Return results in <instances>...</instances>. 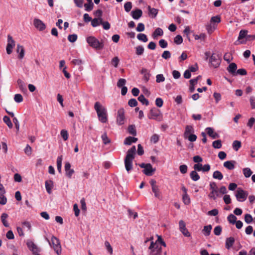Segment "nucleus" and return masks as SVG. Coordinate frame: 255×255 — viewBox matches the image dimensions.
Returning <instances> with one entry per match:
<instances>
[{
	"instance_id": "f257e3e1",
	"label": "nucleus",
	"mask_w": 255,
	"mask_h": 255,
	"mask_svg": "<svg viewBox=\"0 0 255 255\" xmlns=\"http://www.w3.org/2000/svg\"><path fill=\"white\" fill-rule=\"evenodd\" d=\"M136 148L134 145L129 149L124 160L125 168L128 172L132 169V161L135 157Z\"/></svg>"
},
{
	"instance_id": "f03ea898",
	"label": "nucleus",
	"mask_w": 255,
	"mask_h": 255,
	"mask_svg": "<svg viewBox=\"0 0 255 255\" xmlns=\"http://www.w3.org/2000/svg\"><path fill=\"white\" fill-rule=\"evenodd\" d=\"M94 109L97 112L99 120L103 123H106L108 121L106 108L99 102H96L94 105Z\"/></svg>"
},
{
	"instance_id": "7ed1b4c3",
	"label": "nucleus",
	"mask_w": 255,
	"mask_h": 255,
	"mask_svg": "<svg viewBox=\"0 0 255 255\" xmlns=\"http://www.w3.org/2000/svg\"><path fill=\"white\" fill-rule=\"evenodd\" d=\"M86 41L92 48L96 50H101L104 48V41L101 40L99 41L93 36H89L86 38Z\"/></svg>"
},
{
	"instance_id": "20e7f679",
	"label": "nucleus",
	"mask_w": 255,
	"mask_h": 255,
	"mask_svg": "<svg viewBox=\"0 0 255 255\" xmlns=\"http://www.w3.org/2000/svg\"><path fill=\"white\" fill-rule=\"evenodd\" d=\"M210 192L208 195V197L214 200H215L219 196V190L217 184L215 182H211L209 184Z\"/></svg>"
},
{
	"instance_id": "39448f33",
	"label": "nucleus",
	"mask_w": 255,
	"mask_h": 255,
	"mask_svg": "<svg viewBox=\"0 0 255 255\" xmlns=\"http://www.w3.org/2000/svg\"><path fill=\"white\" fill-rule=\"evenodd\" d=\"M148 118L160 122L162 120V115L159 110L153 108L150 110Z\"/></svg>"
},
{
	"instance_id": "423d86ee",
	"label": "nucleus",
	"mask_w": 255,
	"mask_h": 255,
	"mask_svg": "<svg viewBox=\"0 0 255 255\" xmlns=\"http://www.w3.org/2000/svg\"><path fill=\"white\" fill-rule=\"evenodd\" d=\"M221 58L219 54L217 53H213L209 60V63L210 66L214 68L218 67L221 63Z\"/></svg>"
},
{
	"instance_id": "0eeeda50",
	"label": "nucleus",
	"mask_w": 255,
	"mask_h": 255,
	"mask_svg": "<svg viewBox=\"0 0 255 255\" xmlns=\"http://www.w3.org/2000/svg\"><path fill=\"white\" fill-rule=\"evenodd\" d=\"M149 250H150L149 255H161V247H159V246L157 244V243H154L153 241H151L150 246L149 247Z\"/></svg>"
},
{
	"instance_id": "6e6552de",
	"label": "nucleus",
	"mask_w": 255,
	"mask_h": 255,
	"mask_svg": "<svg viewBox=\"0 0 255 255\" xmlns=\"http://www.w3.org/2000/svg\"><path fill=\"white\" fill-rule=\"evenodd\" d=\"M248 195V194L247 192L240 188H238L236 193V197L238 201L242 202L245 201Z\"/></svg>"
},
{
	"instance_id": "1a4fd4ad",
	"label": "nucleus",
	"mask_w": 255,
	"mask_h": 255,
	"mask_svg": "<svg viewBox=\"0 0 255 255\" xmlns=\"http://www.w3.org/2000/svg\"><path fill=\"white\" fill-rule=\"evenodd\" d=\"M51 242L53 249L58 255H60L61 253V247L59 240L55 237L52 236L51 238Z\"/></svg>"
},
{
	"instance_id": "9d476101",
	"label": "nucleus",
	"mask_w": 255,
	"mask_h": 255,
	"mask_svg": "<svg viewBox=\"0 0 255 255\" xmlns=\"http://www.w3.org/2000/svg\"><path fill=\"white\" fill-rule=\"evenodd\" d=\"M15 46V41L10 35H7V43L6 47V52L8 54L12 53V49Z\"/></svg>"
},
{
	"instance_id": "9b49d317",
	"label": "nucleus",
	"mask_w": 255,
	"mask_h": 255,
	"mask_svg": "<svg viewBox=\"0 0 255 255\" xmlns=\"http://www.w3.org/2000/svg\"><path fill=\"white\" fill-rule=\"evenodd\" d=\"M125 111L123 108L119 109L118 111L117 122L119 125H122L125 121Z\"/></svg>"
},
{
	"instance_id": "f8f14e48",
	"label": "nucleus",
	"mask_w": 255,
	"mask_h": 255,
	"mask_svg": "<svg viewBox=\"0 0 255 255\" xmlns=\"http://www.w3.org/2000/svg\"><path fill=\"white\" fill-rule=\"evenodd\" d=\"M26 245L28 249L32 252L34 255H39L38 254V249L32 240H27L26 241Z\"/></svg>"
},
{
	"instance_id": "ddd939ff",
	"label": "nucleus",
	"mask_w": 255,
	"mask_h": 255,
	"mask_svg": "<svg viewBox=\"0 0 255 255\" xmlns=\"http://www.w3.org/2000/svg\"><path fill=\"white\" fill-rule=\"evenodd\" d=\"M248 30H241L239 33V35L238 38V40L235 43L236 45H238L239 44H244L246 43V41H240L241 40L246 38L247 35L248 34Z\"/></svg>"
},
{
	"instance_id": "4468645a",
	"label": "nucleus",
	"mask_w": 255,
	"mask_h": 255,
	"mask_svg": "<svg viewBox=\"0 0 255 255\" xmlns=\"http://www.w3.org/2000/svg\"><path fill=\"white\" fill-rule=\"evenodd\" d=\"M179 229L181 233L186 237H190V234L186 228L185 222L183 220H180L179 222Z\"/></svg>"
},
{
	"instance_id": "2eb2a0df",
	"label": "nucleus",
	"mask_w": 255,
	"mask_h": 255,
	"mask_svg": "<svg viewBox=\"0 0 255 255\" xmlns=\"http://www.w3.org/2000/svg\"><path fill=\"white\" fill-rule=\"evenodd\" d=\"M33 24L34 26L40 31H43L46 28L45 24L39 19H34Z\"/></svg>"
},
{
	"instance_id": "dca6fc26",
	"label": "nucleus",
	"mask_w": 255,
	"mask_h": 255,
	"mask_svg": "<svg viewBox=\"0 0 255 255\" xmlns=\"http://www.w3.org/2000/svg\"><path fill=\"white\" fill-rule=\"evenodd\" d=\"M66 175L69 178H71L72 175L74 173V170L73 169H71V164L67 162L65 164L64 166Z\"/></svg>"
},
{
	"instance_id": "f3484780",
	"label": "nucleus",
	"mask_w": 255,
	"mask_h": 255,
	"mask_svg": "<svg viewBox=\"0 0 255 255\" xmlns=\"http://www.w3.org/2000/svg\"><path fill=\"white\" fill-rule=\"evenodd\" d=\"M155 169L152 168L150 163H147L146 167L142 170L143 173L147 176H151L155 172Z\"/></svg>"
},
{
	"instance_id": "a211bd4d",
	"label": "nucleus",
	"mask_w": 255,
	"mask_h": 255,
	"mask_svg": "<svg viewBox=\"0 0 255 255\" xmlns=\"http://www.w3.org/2000/svg\"><path fill=\"white\" fill-rule=\"evenodd\" d=\"M237 65L235 63H231L227 67V71L233 76L236 75Z\"/></svg>"
},
{
	"instance_id": "6ab92c4d",
	"label": "nucleus",
	"mask_w": 255,
	"mask_h": 255,
	"mask_svg": "<svg viewBox=\"0 0 255 255\" xmlns=\"http://www.w3.org/2000/svg\"><path fill=\"white\" fill-rule=\"evenodd\" d=\"M142 15V11L138 8H136L131 12V15L134 19H138Z\"/></svg>"
},
{
	"instance_id": "aec40b11",
	"label": "nucleus",
	"mask_w": 255,
	"mask_h": 255,
	"mask_svg": "<svg viewBox=\"0 0 255 255\" xmlns=\"http://www.w3.org/2000/svg\"><path fill=\"white\" fill-rule=\"evenodd\" d=\"M140 73L141 74L143 75V79L145 81V83H147L149 80L151 74L148 71V70L146 68H142L141 70Z\"/></svg>"
},
{
	"instance_id": "412c9836",
	"label": "nucleus",
	"mask_w": 255,
	"mask_h": 255,
	"mask_svg": "<svg viewBox=\"0 0 255 255\" xmlns=\"http://www.w3.org/2000/svg\"><path fill=\"white\" fill-rule=\"evenodd\" d=\"M206 131L209 136L211 137L213 139L217 138L219 137V134L214 132V129L212 128H206Z\"/></svg>"
},
{
	"instance_id": "4be33fe9",
	"label": "nucleus",
	"mask_w": 255,
	"mask_h": 255,
	"mask_svg": "<svg viewBox=\"0 0 255 255\" xmlns=\"http://www.w3.org/2000/svg\"><path fill=\"white\" fill-rule=\"evenodd\" d=\"M236 161L234 160L227 161L224 163V166L229 170H233L235 168Z\"/></svg>"
},
{
	"instance_id": "5701e85b",
	"label": "nucleus",
	"mask_w": 255,
	"mask_h": 255,
	"mask_svg": "<svg viewBox=\"0 0 255 255\" xmlns=\"http://www.w3.org/2000/svg\"><path fill=\"white\" fill-rule=\"evenodd\" d=\"M194 132V129L192 126H186L185 127V130L184 134V137H187L188 135L193 133Z\"/></svg>"
},
{
	"instance_id": "b1692460",
	"label": "nucleus",
	"mask_w": 255,
	"mask_h": 255,
	"mask_svg": "<svg viewBox=\"0 0 255 255\" xmlns=\"http://www.w3.org/2000/svg\"><path fill=\"white\" fill-rule=\"evenodd\" d=\"M152 191L154 193V196L158 198L159 200L162 199V196L161 195V192L159 190V189L158 188V186L156 187L152 188Z\"/></svg>"
},
{
	"instance_id": "393cba45",
	"label": "nucleus",
	"mask_w": 255,
	"mask_h": 255,
	"mask_svg": "<svg viewBox=\"0 0 255 255\" xmlns=\"http://www.w3.org/2000/svg\"><path fill=\"white\" fill-rule=\"evenodd\" d=\"M16 51H17V52H19L18 58L19 59H22L24 55V49L22 45L17 44Z\"/></svg>"
},
{
	"instance_id": "a878e982",
	"label": "nucleus",
	"mask_w": 255,
	"mask_h": 255,
	"mask_svg": "<svg viewBox=\"0 0 255 255\" xmlns=\"http://www.w3.org/2000/svg\"><path fill=\"white\" fill-rule=\"evenodd\" d=\"M235 242V239L233 237H230L226 239V248L229 249L231 248Z\"/></svg>"
},
{
	"instance_id": "bb28decb",
	"label": "nucleus",
	"mask_w": 255,
	"mask_h": 255,
	"mask_svg": "<svg viewBox=\"0 0 255 255\" xmlns=\"http://www.w3.org/2000/svg\"><path fill=\"white\" fill-rule=\"evenodd\" d=\"M212 228V227L211 225H209L204 226V228L202 230V232H203V234L205 236H209L211 233Z\"/></svg>"
},
{
	"instance_id": "cd10ccee",
	"label": "nucleus",
	"mask_w": 255,
	"mask_h": 255,
	"mask_svg": "<svg viewBox=\"0 0 255 255\" xmlns=\"http://www.w3.org/2000/svg\"><path fill=\"white\" fill-rule=\"evenodd\" d=\"M45 184L46 191L48 193L51 194V189L53 187V182L51 180L46 181Z\"/></svg>"
},
{
	"instance_id": "c85d7f7f",
	"label": "nucleus",
	"mask_w": 255,
	"mask_h": 255,
	"mask_svg": "<svg viewBox=\"0 0 255 255\" xmlns=\"http://www.w3.org/2000/svg\"><path fill=\"white\" fill-rule=\"evenodd\" d=\"M17 85L18 86L19 89L21 91L24 92V91H26L25 84L22 80H21L20 79H18L17 81Z\"/></svg>"
},
{
	"instance_id": "c756f323",
	"label": "nucleus",
	"mask_w": 255,
	"mask_h": 255,
	"mask_svg": "<svg viewBox=\"0 0 255 255\" xmlns=\"http://www.w3.org/2000/svg\"><path fill=\"white\" fill-rule=\"evenodd\" d=\"M147 8L149 14L151 15L153 17L155 18L158 13V9L154 8H151L150 6H148Z\"/></svg>"
},
{
	"instance_id": "7c9ffc66",
	"label": "nucleus",
	"mask_w": 255,
	"mask_h": 255,
	"mask_svg": "<svg viewBox=\"0 0 255 255\" xmlns=\"http://www.w3.org/2000/svg\"><path fill=\"white\" fill-rule=\"evenodd\" d=\"M190 178L192 179V180L194 181H198V180L200 179V178L199 174L195 170H193L191 172V173L190 174Z\"/></svg>"
},
{
	"instance_id": "2f4dec72",
	"label": "nucleus",
	"mask_w": 255,
	"mask_h": 255,
	"mask_svg": "<svg viewBox=\"0 0 255 255\" xmlns=\"http://www.w3.org/2000/svg\"><path fill=\"white\" fill-rule=\"evenodd\" d=\"M163 34V31L162 29L159 27L157 28L152 34V37L153 38H155L158 36H162Z\"/></svg>"
},
{
	"instance_id": "473e14b6",
	"label": "nucleus",
	"mask_w": 255,
	"mask_h": 255,
	"mask_svg": "<svg viewBox=\"0 0 255 255\" xmlns=\"http://www.w3.org/2000/svg\"><path fill=\"white\" fill-rule=\"evenodd\" d=\"M8 217V215L6 213H2L1 216V220L4 226L5 227H9V224L6 221V218Z\"/></svg>"
},
{
	"instance_id": "72a5a7b5",
	"label": "nucleus",
	"mask_w": 255,
	"mask_h": 255,
	"mask_svg": "<svg viewBox=\"0 0 255 255\" xmlns=\"http://www.w3.org/2000/svg\"><path fill=\"white\" fill-rule=\"evenodd\" d=\"M62 159L63 158L62 155L59 156L57 159V170L59 173L61 172Z\"/></svg>"
},
{
	"instance_id": "f704fd0d",
	"label": "nucleus",
	"mask_w": 255,
	"mask_h": 255,
	"mask_svg": "<svg viewBox=\"0 0 255 255\" xmlns=\"http://www.w3.org/2000/svg\"><path fill=\"white\" fill-rule=\"evenodd\" d=\"M213 177L214 179L221 180L223 178V175L220 171L217 170L213 173Z\"/></svg>"
},
{
	"instance_id": "c9c22d12",
	"label": "nucleus",
	"mask_w": 255,
	"mask_h": 255,
	"mask_svg": "<svg viewBox=\"0 0 255 255\" xmlns=\"http://www.w3.org/2000/svg\"><path fill=\"white\" fill-rule=\"evenodd\" d=\"M3 121L9 128H12L13 125L8 117L6 116H4L3 118Z\"/></svg>"
},
{
	"instance_id": "e433bc0d",
	"label": "nucleus",
	"mask_w": 255,
	"mask_h": 255,
	"mask_svg": "<svg viewBox=\"0 0 255 255\" xmlns=\"http://www.w3.org/2000/svg\"><path fill=\"white\" fill-rule=\"evenodd\" d=\"M138 100L143 105H145L146 106H148L149 105L148 101L144 97L143 95H140L138 97Z\"/></svg>"
},
{
	"instance_id": "4c0bfd02",
	"label": "nucleus",
	"mask_w": 255,
	"mask_h": 255,
	"mask_svg": "<svg viewBox=\"0 0 255 255\" xmlns=\"http://www.w3.org/2000/svg\"><path fill=\"white\" fill-rule=\"evenodd\" d=\"M100 24L103 25V28L105 30H108L110 28L111 25L108 21H103L102 18H100Z\"/></svg>"
},
{
	"instance_id": "58836bf2",
	"label": "nucleus",
	"mask_w": 255,
	"mask_h": 255,
	"mask_svg": "<svg viewBox=\"0 0 255 255\" xmlns=\"http://www.w3.org/2000/svg\"><path fill=\"white\" fill-rule=\"evenodd\" d=\"M243 172L244 176L247 178L250 177L253 173L251 169L248 167L244 168Z\"/></svg>"
},
{
	"instance_id": "ea45409f",
	"label": "nucleus",
	"mask_w": 255,
	"mask_h": 255,
	"mask_svg": "<svg viewBox=\"0 0 255 255\" xmlns=\"http://www.w3.org/2000/svg\"><path fill=\"white\" fill-rule=\"evenodd\" d=\"M128 131L130 134L135 135L136 134L135 126L133 125L129 126L128 128Z\"/></svg>"
},
{
	"instance_id": "a19ab883",
	"label": "nucleus",
	"mask_w": 255,
	"mask_h": 255,
	"mask_svg": "<svg viewBox=\"0 0 255 255\" xmlns=\"http://www.w3.org/2000/svg\"><path fill=\"white\" fill-rule=\"evenodd\" d=\"M216 28V25L215 23H210L209 24L206 26V29L209 33H212Z\"/></svg>"
},
{
	"instance_id": "79ce46f5",
	"label": "nucleus",
	"mask_w": 255,
	"mask_h": 255,
	"mask_svg": "<svg viewBox=\"0 0 255 255\" xmlns=\"http://www.w3.org/2000/svg\"><path fill=\"white\" fill-rule=\"evenodd\" d=\"M137 38L139 40L144 42H146L148 41V38L146 35L143 33H139L137 34Z\"/></svg>"
},
{
	"instance_id": "37998d69",
	"label": "nucleus",
	"mask_w": 255,
	"mask_h": 255,
	"mask_svg": "<svg viewBox=\"0 0 255 255\" xmlns=\"http://www.w3.org/2000/svg\"><path fill=\"white\" fill-rule=\"evenodd\" d=\"M237 217L232 214L229 215L227 218L228 221L229 222V223L232 224H235L237 221Z\"/></svg>"
},
{
	"instance_id": "c03bdc74",
	"label": "nucleus",
	"mask_w": 255,
	"mask_h": 255,
	"mask_svg": "<svg viewBox=\"0 0 255 255\" xmlns=\"http://www.w3.org/2000/svg\"><path fill=\"white\" fill-rule=\"evenodd\" d=\"M159 135H158L157 134L155 133L151 136L150 141L151 142L155 144L156 143L159 141Z\"/></svg>"
},
{
	"instance_id": "a18cd8bd",
	"label": "nucleus",
	"mask_w": 255,
	"mask_h": 255,
	"mask_svg": "<svg viewBox=\"0 0 255 255\" xmlns=\"http://www.w3.org/2000/svg\"><path fill=\"white\" fill-rule=\"evenodd\" d=\"M241 147V142L239 140H235L233 143V148L236 151H238Z\"/></svg>"
},
{
	"instance_id": "49530a36",
	"label": "nucleus",
	"mask_w": 255,
	"mask_h": 255,
	"mask_svg": "<svg viewBox=\"0 0 255 255\" xmlns=\"http://www.w3.org/2000/svg\"><path fill=\"white\" fill-rule=\"evenodd\" d=\"M103 142L105 144H107L111 142V140L109 138L106 133H104L101 136Z\"/></svg>"
},
{
	"instance_id": "de8ad7c7",
	"label": "nucleus",
	"mask_w": 255,
	"mask_h": 255,
	"mask_svg": "<svg viewBox=\"0 0 255 255\" xmlns=\"http://www.w3.org/2000/svg\"><path fill=\"white\" fill-rule=\"evenodd\" d=\"M212 145L214 148L219 149L222 147V142L221 140H217L213 142Z\"/></svg>"
},
{
	"instance_id": "09e8293b",
	"label": "nucleus",
	"mask_w": 255,
	"mask_h": 255,
	"mask_svg": "<svg viewBox=\"0 0 255 255\" xmlns=\"http://www.w3.org/2000/svg\"><path fill=\"white\" fill-rule=\"evenodd\" d=\"M182 200L185 205H188L190 203V199L187 194L183 195Z\"/></svg>"
},
{
	"instance_id": "8fccbe9b",
	"label": "nucleus",
	"mask_w": 255,
	"mask_h": 255,
	"mask_svg": "<svg viewBox=\"0 0 255 255\" xmlns=\"http://www.w3.org/2000/svg\"><path fill=\"white\" fill-rule=\"evenodd\" d=\"M174 42L176 44H180L183 42V38L180 35H177L174 39Z\"/></svg>"
},
{
	"instance_id": "3c124183",
	"label": "nucleus",
	"mask_w": 255,
	"mask_h": 255,
	"mask_svg": "<svg viewBox=\"0 0 255 255\" xmlns=\"http://www.w3.org/2000/svg\"><path fill=\"white\" fill-rule=\"evenodd\" d=\"M100 24V18H95L91 20V25L93 27H95L99 25Z\"/></svg>"
},
{
	"instance_id": "603ef678",
	"label": "nucleus",
	"mask_w": 255,
	"mask_h": 255,
	"mask_svg": "<svg viewBox=\"0 0 255 255\" xmlns=\"http://www.w3.org/2000/svg\"><path fill=\"white\" fill-rule=\"evenodd\" d=\"M60 134L64 140L66 141L68 138V133L66 130L62 129L60 132Z\"/></svg>"
},
{
	"instance_id": "864d4df0",
	"label": "nucleus",
	"mask_w": 255,
	"mask_h": 255,
	"mask_svg": "<svg viewBox=\"0 0 255 255\" xmlns=\"http://www.w3.org/2000/svg\"><path fill=\"white\" fill-rule=\"evenodd\" d=\"M136 54L137 55H141L143 53L144 48L142 46H137L136 48Z\"/></svg>"
},
{
	"instance_id": "5fc2aeb1",
	"label": "nucleus",
	"mask_w": 255,
	"mask_h": 255,
	"mask_svg": "<svg viewBox=\"0 0 255 255\" xmlns=\"http://www.w3.org/2000/svg\"><path fill=\"white\" fill-rule=\"evenodd\" d=\"M14 100L16 103H21L23 101V97L21 94H16L14 95Z\"/></svg>"
},
{
	"instance_id": "6e6d98bb",
	"label": "nucleus",
	"mask_w": 255,
	"mask_h": 255,
	"mask_svg": "<svg viewBox=\"0 0 255 255\" xmlns=\"http://www.w3.org/2000/svg\"><path fill=\"white\" fill-rule=\"evenodd\" d=\"M125 10L127 12H129L132 8V3L130 1L127 2L124 5Z\"/></svg>"
},
{
	"instance_id": "4d7b16f0",
	"label": "nucleus",
	"mask_w": 255,
	"mask_h": 255,
	"mask_svg": "<svg viewBox=\"0 0 255 255\" xmlns=\"http://www.w3.org/2000/svg\"><path fill=\"white\" fill-rule=\"evenodd\" d=\"M105 247H106L107 250L108 251V252L111 255H112L113 254V248H112V246H111L110 243L108 241H106L105 242Z\"/></svg>"
},
{
	"instance_id": "13d9d810",
	"label": "nucleus",
	"mask_w": 255,
	"mask_h": 255,
	"mask_svg": "<svg viewBox=\"0 0 255 255\" xmlns=\"http://www.w3.org/2000/svg\"><path fill=\"white\" fill-rule=\"evenodd\" d=\"M84 6L86 11H90L93 8L94 4L93 2H88L87 3H85L84 4Z\"/></svg>"
},
{
	"instance_id": "bf43d9fd",
	"label": "nucleus",
	"mask_w": 255,
	"mask_h": 255,
	"mask_svg": "<svg viewBox=\"0 0 255 255\" xmlns=\"http://www.w3.org/2000/svg\"><path fill=\"white\" fill-rule=\"evenodd\" d=\"M165 81V77L163 74H157L156 76V82L157 83H160Z\"/></svg>"
},
{
	"instance_id": "052dcab7",
	"label": "nucleus",
	"mask_w": 255,
	"mask_h": 255,
	"mask_svg": "<svg viewBox=\"0 0 255 255\" xmlns=\"http://www.w3.org/2000/svg\"><path fill=\"white\" fill-rule=\"evenodd\" d=\"M221 21V17L219 15H217L215 16H213L211 18L210 20V23H219Z\"/></svg>"
},
{
	"instance_id": "680f3d73",
	"label": "nucleus",
	"mask_w": 255,
	"mask_h": 255,
	"mask_svg": "<svg viewBox=\"0 0 255 255\" xmlns=\"http://www.w3.org/2000/svg\"><path fill=\"white\" fill-rule=\"evenodd\" d=\"M128 105L131 107H134L137 105V102L135 99H131L128 101Z\"/></svg>"
},
{
	"instance_id": "e2e57ef3",
	"label": "nucleus",
	"mask_w": 255,
	"mask_h": 255,
	"mask_svg": "<svg viewBox=\"0 0 255 255\" xmlns=\"http://www.w3.org/2000/svg\"><path fill=\"white\" fill-rule=\"evenodd\" d=\"M161 57L165 59H168L171 57V53L170 51L165 50L162 54Z\"/></svg>"
},
{
	"instance_id": "0e129e2a",
	"label": "nucleus",
	"mask_w": 255,
	"mask_h": 255,
	"mask_svg": "<svg viewBox=\"0 0 255 255\" xmlns=\"http://www.w3.org/2000/svg\"><path fill=\"white\" fill-rule=\"evenodd\" d=\"M77 39V35L75 34L69 35L68 40L71 42H74Z\"/></svg>"
},
{
	"instance_id": "69168bd1",
	"label": "nucleus",
	"mask_w": 255,
	"mask_h": 255,
	"mask_svg": "<svg viewBox=\"0 0 255 255\" xmlns=\"http://www.w3.org/2000/svg\"><path fill=\"white\" fill-rule=\"evenodd\" d=\"M222 232V227L220 226H218L214 228V233L216 236H219L221 235Z\"/></svg>"
},
{
	"instance_id": "338daca9",
	"label": "nucleus",
	"mask_w": 255,
	"mask_h": 255,
	"mask_svg": "<svg viewBox=\"0 0 255 255\" xmlns=\"http://www.w3.org/2000/svg\"><path fill=\"white\" fill-rule=\"evenodd\" d=\"M159 45L162 48H165L167 47L168 43L164 39H161L159 41Z\"/></svg>"
},
{
	"instance_id": "774afa93",
	"label": "nucleus",
	"mask_w": 255,
	"mask_h": 255,
	"mask_svg": "<svg viewBox=\"0 0 255 255\" xmlns=\"http://www.w3.org/2000/svg\"><path fill=\"white\" fill-rule=\"evenodd\" d=\"M126 83V80L125 79L121 78L117 83V86L119 88L124 87V86L125 85Z\"/></svg>"
}]
</instances>
